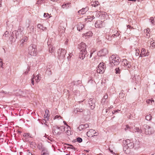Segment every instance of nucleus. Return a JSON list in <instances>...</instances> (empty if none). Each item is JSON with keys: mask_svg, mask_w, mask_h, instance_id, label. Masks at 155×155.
Wrapping results in <instances>:
<instances>
[{"mask_svg": "<svg viewBox=\"0 0 155 155\" xmlns=\"http://www.w3.org/2000/svg\"><path fill=\"white\" fill-rule=\"evenodd\" d=\"M86 36H92V35L93 33L91 31H90L86 33Z\"/></svg>", "mask_w": 155, "mask_h": 155, "instance_id": "e433bc0d", "label": "nucleus"}, {"mask_svg": "<svg viewBox=\"0 0 155 155\" xmlns=\"http://www.w3.org/2000/svg\"><path fill=\"white\" fill-rule=\"evenodd\" d=\"M127 28H129L130 29H134L133 27H132L130 25H127Z\"/></svg>", "mask_w": 155, "mask_h": 155, "instance_id": "4d7b16f0", "label": "nucleus"}, {"mask_svg": "<svg viewBox=\"0 0 155 155\" xmlns=\"http://www.w3.org/2000/svg\"><path fill=\"white\" fill-rule=\"evenodd\" d=\"M31 83L33 85H34V80H31Z\"/></svg>", "mask_w": 155, "mask_h": 155, "instance_id": "052dcab7", "label": "nucleus"}, {"mask_svg": "<svg viewBox=\"0 0 155 155\" xmlns=\"http://www.w3.org/2000/svg\"><path fill=\"white\" fill-rule=\"evenodd\" d=\"M143 31L145 34H146V36H145L146 37L149 38L150 36V29L149 28L145 29Z\"/></svg>", "mask_w": 155, "mask_h": 155, "instance_id": "6ab92c4d", "label": "nucleus"}, {"mask_svg": "<svg viewBox=\"0 0 155 155\" xmlns=\"http://www.w3.org/2000/svg\"><path fill=\"white\" fill-rule=\"evenodd\" d=\"M77 140L78 143H81L82 141V139L81 137H77Z\"/></svg>", "mask_w": 155, "mask_h": 155, "instance_id": "37998d69", "label": "nucleus"}, {"mask_svg": "<svg viewBox=\"0 0 155 155\" xmlns=\"http://www.w3.org/2000/svg\"><path fill=\"white\" fill-rule=\"evenodd\" d=\"M143 130L146 134H151L153 133V128L147 124H144L143 126Z\"/></svg>", "mask_w": 155, "mask_h": 155, "instance_id": "20e7f679", "label": "nucleus"}, {"mask_svg": "<svg viewBox=\"0 0 155 155\" xmlns=\"http://www.w3.org/2000/svg\"><path fill=\"white\" fill-rule=\"evenodd\" d=\"M108 53L107 50L105 48H104L99 51L98 53L100 56H105Z\"/></svg>", "mask_w": 155, "mask_h": 155, "instance_id": "9b49d317", "label": "nucleus"}, {"mask_svg": "<svg viewBox=\"0 0 155 155\" xmlns=\"http://www.w3.org/2000/svg\"><path fill=\"white\" fill-rule=\"evenodd\" d=\"M54 51H55V48L54 47H50L49 49V51L50 53H52L54 52Z\"/></svg>", "mask_w": 155, "mask_h": 155, "instance_id": "c85d7f7f", "label": "nucleus"}, {"mask_svg": "<svg viewBox=\"0 0 155 155\" xmlns=\"http://www.w3.org/2000/svg\"><path fill=\"white\" fill-rule=\"evenodd\" d=\"M42 152V153H41V155H49L48 152L45 150H43Z\"/></svg>", "mask_w": 155, "mask_h": 155, "instance_id": "473e14b6", "label": "nucleus"}, {"mask_svg": "<svg viewBox=\"0 0 155 155\" xmlns=\"http://www.w3.org/2000/svg\"><path fill=\"white\" fill-rule=\"evenodd\" d=\"M46 72H47V74L48 75H50L52 73L51 71L49 70L48 69H47V70Z\"/></svg>", "mask_w": 155, "mask_h": 155, "instance_id": "de8ad7c7", "label": "nucleus"}, {"mask_svg": "<svg viewBox=\"0 0 155 155\" xmlns=\"http://www.w3.org/2000/svg\"><path fill=\"white\" fill-rule=\"evenodd\" d=\"M99 4V2L98 1H95L94 2H93V3L91 5L94 7H96V6H97Z\"/></svg>", "mask_w": 155, "mask_h": 155, "instance_id": "f704fd0d", "label": "nucleus"}, {"mask_svg": "<svg viewBox=\"0 0 155 155\" xmlns=\"http://www.w3.org/2000/svg\"><path fill=\"white\" fill-rule=\"evenodd\" d=\"M123 143L124 144L126 145L125 146L126 147H127L130 149H131L134 147V143L131 140L129 139L124 140Z\"/></svg>", "mask_w": 155, "mask_h": 155, "instance_id": "39448f33", "label": "nucleus"}, {"mask_svg": "<svg viewBox=\"0 0 155 155\" xmlns=\"http://www.w3.org/2000/svg\"><path fill=\"white\" fill-rule=\"evenodd\" d=\"M31 28H32V31H33L34 30V27L33 26H32L31 27Z\"/></svg>", "mask_w": 155, "mask_h": 155, "instance_id": "338daca9", "label": "nucleus"}, {"mask_svg": "<svg viewBox=\"0 0 155 155\" xmlns=\"http://www.w3.org/2000/svg\"><path fill=\"white\" fill-rule=\"evenodd\" d=\"M28 53L31 56H35L37 54L36 45L31 44L28 47Z\"/></svg>", "mask_w": 155, "mask_h": 155, "instance_id": "f03ea898", "label": "nucleus"}, {"mask_svg": "<svg viewBox=\"0 0 155 155\" xmlns=\"http://www.w3.org/2000/svg\"><path fill=\"white\" fill-rule=\"evenodd\" d=\"M68 148L72 149H74V150H75L76 149L72 145H70Z\"/></svg>", "mask_w": 155, "mask_h": 155, "instance_id": "3c124183", "label": "nucleus"}, {"mask_svg": "<svg viewBox=\"0 0 155 155\" xmlns=\"http://www.w3.org/2000/svg\"><path fill=\"white\" fill-rule=\"evenodd\" d=\"M146 102L149 104H151L153 102L154 103V101L153 100L148 99L147 100Z\"/></svg>", "mask_w": 155, "mask_h": 155, "instance_id": "7c9ffc66", "label": "nucleus"}, {"mask_svg": "<svg viewBox=\"0 0 155 155\" xmlns=\"http://www.w3.org/2000/svg\"><path fill=\"white\" fill-rule=\"evenodd\" d=\"M135 55L136 56H139L140 54V51L139 49L138 48L136 49V50Z\"/></svg>", "mask_w": 155, "mask_h": 155, "instance_id": "a19ab883", "label": "nucleus"}, {"mask_svg": "<svg viewBox=\"0 0 155 155\" xmlns=\"http://www.w3.org/2000/svg\"><path fill=\"white\" fill-rule=\"evenodd\" d=\"M77 30L80 31L84 28V25L79 23L77 24Z\"/></svg>", "mask_w": 155, "mask_h": 155, "instance_id": "aec40b11", "label": "nucleus"}, {"mask_svg": "<svg viewBox=\"0 0 155 155\" xmlns=\"http://www.w3.org/2000/svg\"><path fill=\"white\" fill-rule=\"evenodd\" d=\"M153 42H154V41H153V40L152 39H151L148 41V44H150V45H151Z\"/></svg>", "mask_w": 155, "mask_h": 155, "instance_id": "8fccbe9b", "label": "nucleus"}, {"mask_svg": "<svg viewBox=\"0 0 155 155\" xmlns=\"http://www.w3.org/2000/svg\"><path fill=\"white\" fill-rule=\"evenodd\" d=\"M89 127V125L87 124H81L78 127V129L80 130H81L87 128Z\"/></svg>", "mask_w": 155, "mask_h": 155, "instance_id": "f3484780", "label": "nucleus"}, {"mask_svg": "<svg viewBox=\"0 0 155 155\" xmlns=\"http://www.w3.org/2000/svg\"><path fill=\"white\" fill-rule=\"evenodd\" d=\"M67 26V23L66 21H62L61 23L60 26L59 28V31L60 33H62L64 32L65 28Z\"/></svg>", "mask_w": 155, "mask_h": 155, "instance_id": "0eeeda50", "label": "nucleus"}, {"mask_svg": "<svg viewBox=\"0 0 155 155\" xmlns=\"http://www.w3.org/2000/svg\"><path fill=\"white\" fill-rule=\"evenodd\" d=\"M115 73L116 74H119L120 71V69L119 68H116L115 70Z\"/></svg>", "mask_w": 155, "mask_h": 155, "instance_id": "79ce46f5", "label": "nucleus"}, {"mask_svg": "<svg viewBox=\"0 0 155 155\" xmlns=\"http://www.w3.org/2000/svg\"><path fill=\"white\" fill-rule=\"evenodd\" d=\"M95 102L96 100L93 98H90L89 99L88 103L91 109L93 110L95 107Z\"/></svg>", "mask_w": 155, "mask_h": 155, "instance_id": "6e6552de", "label": "nucleus"}, {"mask_svg": "<svg viewBox=\"0 0 155 155\" xmlns=\"http://www.w3.org/2000/svg\"><path fill=\"white\" fill-rule=\"evenodd\" d=\"M109 150H110V152L111 153H112L114 154H115V153H114V152H113V151L112 150H110V149H109Z\"/></svg>", "mask_w": 155, "mask_h": 155, "instance_id": "680f3d73", "label": "nucleus"}, {"mask_svg": "<svg viewBox=\"0 0 155 155\" xmlns=\"http://www.w3.org/2000/svg\"><path fill=\"white\" fill-rule=\"evenodd\" d=\"M93 53V52H91V53H90V56H89V58H90L91 56H92V54Z\"/></svg>", "mask_w": 155, "mask_h": 155, "instance_id": "69168bd1", "label": "nucleus"}, {"mask_svg": "<svg viewBox=\"0 0 155 155\" xmlns=\"http://www.w3.org/2000/svg\"><path fill=\"white\" fill-rule=\"evenodd\" d=\"M23 136L24 137L25 139H24L25 141H28L27 138H31V135L29 133H25L23 135Z\"/></svg>", "mask_w": 155, "mask_h": 155, "instance_id": "412c9836", "label": "nucleus"}, {"mask_svg": "<svg viewBox=\"0 0 155 155\" xmlns=\"http://www.w3.org/2000/svg\"><path fill=\"white\" fill-rule=\"evenodd\" d=\"M30 145L31 147L34 148L36 147L37 145L35 142H31L30 143Z\"/></svg>", "mask_w": 155, "mask_h": 155, "instance_id": "cd10ccee", "label": "nucleus"}, {"mask_svg": "<svg viewBox=\"0 0 155 155\" xmlns=\"http://www.w3.org/2000/svg\"><path fill=\"white\" fill-rule=\"evenodd\" d=\"M149 53L147 52V50L144 48L142 49L140 57H143L148 56Z\"/></svg>", "mask_w": 155, "mask_h": 155, "instance_id": "f8f14e48", "label": "nucleus"}, {"mask_svg": "<svg viewBox=\"0 0 155 155\" xmlns=\"http://www.w3.org/2000/svg\"><path fill=\"white\" fill-rule=\"evenodd\" d=\"M155 46V42H153L152 44L150 45V46H151L152 47H154Z\"/></svg>", "mask_w": 155, "mask_h": 155, "instance_id": "13d9d810", "label": "nucleus"}, {"mask_svg": "<svg viewBox=\"0 0 155 155\" xmlns=\"http://www.w3.org/2000/svg\"><path fill=\"white\" fill-rule=\"evenodd\" d=\"M146 119L147 120H150L152 119V117L151 114H149L146 116Z\"/></svg>", "mask_w": 155, "mask_h": 155, "instance_id": "c756f323", "label": "nucleus"}, {"mask_svg": "<svg viewBox=\"0 0 155 155\" xmlns=\"http://www.w3.org/2000/svg\"><path fill=\"white\" fill-rule=\"evenodd\" d=\"M107 102V100L104 99V98H102L101 101V103L102 104H104Z\"/></svg>", "mask_w": 155, "mask_h": 155, "instance_id": "58836bf2", "label": "nucleus"}, {"mask_svg": "<svg viewBox=\"0 0 155 155\" xmlns=\"http://www.w3.org/2000/svg\"><path fill=\"white\" fill-rule=\"evenodd\" d=\"M105 66L103 63H100L97 68V73L102 74L105 70Z\"/></svg>", "mask_w": 155, "mask_h": 155, "instance_id": "423d86ee", "label": "nucleus"}, {"mask_svg": "<svg viewBox=\"0 0 155 155\" xmlns=\"http://www.w3.org/2000/svg\"><path fill=\"white\" fill-rule=\"evenodd\" d=\"M35 79V75H33V76H32V77L31 78V80H34Z\"/></svg>", "mask_w": 155, "mask_h": 155, "instance_id": "774afa93", "label": "nucleus"}, {"mask_svg": "<svg viewBox=\"0 0 155 155\" xmlns=\"http://www.w3.org/2000/svg\"><path fill=\"white\" fill-rule=\"evenodd\" d=\"M63 123H64V124L65 125H66L67 126H68V127H69V126H68L67 125V124H66V122H65V121H63Z\"/></svg>", "mask_w": 155, "mask_h": 155, "instance_id": "e2e57ef3", "label": "nucleus"}, {"mask_svg": "<svg viewBox=\"0 0 155 155\" xmlns=\"http://www.w3.org/2000/svg\"><path fill=\"white\" fill-rule=\"evenodd\" d=\"M118 57H116L115 55L113 54L109 58V60L110 63L112 65L114 64V65H117L119 64L120 60Z\"/></svg>", "mask_w": 155, "mask_h": 155, "instance_id": "7ed1b4c3", "label": "nucleus"}, {"mask_svg": "<svg viewBox=\"0 0 155 155\" xmlns=\"http://www.w3.org/2000/svg\"><path fill=\"white\" fill-rule=\"evenodd\" d=\"M40 78L39 76L38 75L37 76H36L35 77V81L37 82H38L40 80Z\"/></svg>", "mask_w": 155, "mask_h": 155, "instance_id": "4c0bfd02", "label": "nucleus"}, {"mask_svg": "<svg viewBox=\"0 0 155 155\" xmlns=\"http://www.w3.org/2000/svg\"><path fill=\"white\" fill-rule=\"evenodd\" d=\"M49 111L48 110H46L45 111V114L44 115V118H47L48 120L49 116L48 115Z\"/></svg>", "mask_w": 155, "mask_h": 155, "instance_id": "a878e982", "label": "nucleus"}, {"mask_svg": "<svg viewBox=\"0 0 155 155\" xmlns=\"http://www.w3.org/2000/svg\"><path fill=\"white\" fill-rule=\"evenodd\" d=\"M95 25L96 28H102L103 26L102 21L100 20L97 21L95 24Z\"/></svg>", "mask_w": 155, "mask_h": 155, "instance_id": "ddd939ff", "label": "nucleus"}, {"mask_svg": "<svg viewBox=\"0 0 155 155\" xmlns=\"http://www.w3.org/2000/svg\"><path fill=\"white\" fill-rule=\"evenodd\" d=\"M9 32L8 31H6L3 35L4 37H7L9 36Z\"/></svg>", "mask_w": 155, "mask_h": 155, "instance_id": "c9c22d12", "label": "nucleus"}, {"mask_svg": "<svg viewBox=\"0 0 155 155\" xmlns=\"http://www.w3.org/2000/svg\"><path fill=\"white\" fill-rule=\"evenodd\" d=\"M38 148L40 150H42V151L43 150H45L44 147L42 145V144L41 143H39L38 145L37 146Z\"/></svg>", "mask_w": 155, "mask_h": 155, "instance_id": "393cba45", "label": "nucleus"}, {"mask_svg": "<svg viewBox=\"0 0 155 155\" xmlns=\"http://www.w3.org/2000/svg\"><path fill=\"white\" fill-rule=\"evenodd\" d=\"M66 133L68 135H70L71 134V131L70 130L68 129L66 131Z\"/></svg>", "mask_w": 155, "mask_h": 155, "instance_id": "ea45409f", "label": "nucleus"}, {"mask_svg": "<svg viewBox=\"0 0 155 155\" xmlns=\"http://www.w3.org/2000/svg\"><path fill=\"white\" fill-rule=\"evenodd\" d=\"M150 20H151V22L152 24L154 25V18H153V17L150 18Z\"/></svg>", "mask_w": 155, "mask_h": 155, "instance_id": "a18cd8bd", "label": "nucleus"}, {"mask_svg": "<svg viewBox=\"0 0 155 155\" xmlns=\"http://www.w3.org/2000/svg\"><path fill=\"white\" fill-rule=\"evenodd\" d=\"M28 39V38L27 37H25L23 39H22L21 41V42L22 43H23L24 42L26 41H27V40Z\"/></svg>", "mask_w": 155, "mask_h": 155, "instance_id": "2f4dec72", "label": "nucleus"}, {"mask_svg": "<svg viewBox=\"0 0 155 155\" xmlns=\"http://www.w3.org/2000/svg\"><path fill=\"white\" fill-rule=\"evenodd\" d=\"M12 33V34H11V36L12 40V39L14 38L16 39L17 38L18 35V31H14Z\"/></svg>", "mask_w": 155, "mask_h": 155, "instance_id": "2eb2a0df", "label": "nucleus"}, {"mask_svg": "<svg viewBox=\"0 0 155 155\" xmlns=\"http://www.w3.org/2000/svg\"><path fill=\"white\" fill-rule=\"evenodd\" d=\"M62 131L61 128L58 127H54L53 130V133L55 135H60Z\"/></svg>", "mask_w": 155, "mask_h": 155, "instance_id": "1a4fd4ad", "label": "nucleus"}, {"mask_svg": "<svg viewBox=\"0 0 155 155\" xmlns=\"http://www.w3.org/2000/svg\"><path fill=\"white\" fill-rule=\"evenodd\" d=\"M84 110L82 108L79 109L77 108L74 109V112L75 113L78 114L79 113L82 112Z\"/></svg>", "mask_w": 155, "mask_h": 155, "instance_id": "b1692460", "label": "nucleus"}, {"mask_svg": "<svg viewBox=\"0 0 155 155\" xmlns=\"http://www.w3.org/2000/svg\"><path fill=\"white\" fill-rule=\"evenodd\" d=\"M98 133L96 132H94V133L93 134V137L97 136L98 135Z\"/></svg>", "mask_w": 155, "mask_h": 155, "instance_id": "bf43d9fd", "label": "nucleus"}, {"mask_svg": "<svg viewBox=\"0 0 155 155\" xmlns=\"http://www.w3.org/2000/svg\"><path fill=\"white\" fill-rule=\"evenodd\" d=\"M37 27L40 30H41L43 31L46 30V27H44L43 25L41 24H38Z\"/></svg>", "mask_w": 155, "mask_h": 155, "instance_id": "4be33fe9", "label": "nucleus"}, {"mask_svg": "<svg viewBox=\"0 0 155 155\" xmlns=\"http://www.w3.org/2000/svg\"><path fill=\"white\" fill-rule=\"evenodd\" d=\"M2 0H0V7L2 6Z\"/></svg>", "mask_w": 155, "mask_h": 155, "instance_id": "0e129e2a", "label": "nucleus"}, {"mask_svg": "<svg viewBox=\"0 0 155 155\" xmlns=\"http://www.w3.org/2000/svg\"><path fill=\"white\" fill-rule=\"evenodd\" d=\"M59 117H60V118H61V117L60 115H56L54 117V120L58 118Z\"/></svg>", "mask_w": 155, "mask_h": 155, "instance_id": "603ef678", "label": "nucleus"}, {"mask_svg": "<svg viewBox=\"0 0 155 155\" xmlns=\"http://www.w3.org/2000/svg\"><path fill=\"white\" fill-rule=\"evenodd\" d=\"M135 132H140V133H141V130H140L139 128L136 127L135 128Z\"/></svg>", "mask_w": 155, "mask_h": 155, "instance_id": "c03bdc74", "label": "nucleus"}, {"mask_svg": "<svg viewBox=\"0 0 155 155\" xmlns=\"http://www.w3.org/2000/svg\"><path fill=\"white\" fill-rule=\"evenodd\" d=\"M120 111V110H114L112 112V113L113 114H114L115 112H118L119 111Z\"/></svg>", "mask_w": 155, "mask_h": 155, "instance_id": "5fc2aeb1", "label": "nucleus"}, {"mask_svg": "<svg viewBox=\"0 0 155 155\" xmlns=\"http://www.w3.org/2000/svg\"><path fill=\"white\" fill-rule=\"evenodd\" d=\"M69 5V4L68 3H65L62 5V7L63 8H67L68 7Z\"/></svg>", "mask_w": 155, "mask_h": 155, "instance_id": "72a5a7b5", "label": "nucleus"}, {"mask_svg": "<svg viewBox=\"0 0 155 155\" xmlns=\"http://www.w3.org/2000/svg\"><path fill=\"white\" fill-rule=\"evenodd\" d=\"M44 17L47 18H48L50 17H49V15L48 13H45L44 15Z\"/></svg>", "mask_w": 155, "mask_h": 155, "instance_id": "49530a36", "label": "nucleus"}, {"mask_svg": "<svg viewBox=\"0 0 155 155\" xmlns=\"http://www.w3.org/2000/svg\"><path fill=\"white\" fill-rule=\"evenodd\" d=\"M78 48L79 49L81 50L79 53V58L83 60L85 58L86 54V45L85 43L82 42L79 45Z\"/></svg>", "mask_w": 155, "mask_h": 155, "instance_id": "f257e3e1", "label": "nucleus"}, {"mask_svg": "<svg viewBox=\"0 0 155 155\" xmlns=\"http://www.w3.org/2000/svg\"><path fill=\"white\" fill-rule=\"evenodd\" d=\"M94 131H95V130L92 129H90L87 132L86 134L87 136L88 137H93V134Z\"/></svg>", "mask_w": 155, "mask_h": 155, "instance_id": "a211bd4d", "label": "nucleus"}, {"mask_svg": "<svg viewBox=\"0 0 155 155\" xmlns=\"http://www.w3.org/2000/svg\"><path fill=\"white\" fill-rule=\"evenodd\" d=\"M122 62L124 65L127 67V68H130L131 66L130 62L127 61L126 59H123Z\"/></svg>", "mask_w": 155, "mask_h": 155, "instance_id": "dca6fc26", "label": "nucleus"}, {"mask_svg": "<svg viewBox=\"0 0 155 155\" xmlns=\"http://www.w3.org/2000/svg\"><path fill=\"white\" fill-rule=\"evenodd\" d=\"M58 52L59 56L63 58L65 57L66 51L64 49L61 48L58 49Z\"/></svg>", "mask_w": 155, "mask_h": 155, "instance_id": "9d476101", "label": "nucleus"}, {"mask_svg": "<svg viewBox=\"0 0 155 155\" xmlns=\"http://www.w3.org/2000/svg\"><path fill=\"white\" fill-rule=\"evenodd\" d=\"M95 18V17L93 15L88 16H87V18L85 19V21H91L93 19Z\"/></svg>", "mask_w": 155, "mask_h": 155, "instance_id": "5701e85b", "label": "nucleus"}, {"mask_svg": "<svg viewBox=\"0 0 155 155\" xmlns=\"http://www.w3.org/2000/svg\"><path fill=\"white\" fill-rule=\"evenodd\" d=\"M104 99H107L108 98V95L107 94H106L104 95L103 97V98Z\"/></svg>", "mask_w": 155, "mask_h": 155, "instance_id": "864d4df0", "label": "nucleus"}, {"mask_svg": "<svg viewBox=\"0 0 155 155\" xmlns=\"http://www.w3.org/2000/svg\"><path fill=\"white\" fill-rule=\"evenodd\" d=\"M137 79L136 78H135L136 80H135V83L137 84L138 83L139 81V80L140 79V77H139L138 76H137Z\"/></svg>", "mask_w": 155, "mask_h": 155, "instance_id": "09e8293b", "label": "nucleus"}, {"mask_svg": "<svg viewBox=\"0 0 155 155\" xmlns=\"http://www.w3.org/2000/svg\"><path fill=\"white\" fill-rule=\"evenodd\" d=\"M88 10V8L87 7L85 8H83L78 12L79 14H84Z\"/></svg>", "mask_w": 155, "mask_h": 155, "instance_id": "4468645a", "label": "nucleus"}, {"mask_svg": "<svg viewBox=\"0 0 155 155\" xmlns=\"http://www.w3.org/2000/svg\"><path fill=\"white\" fill-rule=\"evenodd\" d=\"M132 127L129 126L128 125H126V127L124 128V130L126 131H131V130Z\"/></svg>", "mask_w": 155, "mask_h": 155, "instance_id": "bb28decb", "label": "nucleus"}, {"mask_svg": "<svg viewBox=\"0 0 155 155\" xmlns=\"http://www.w3.org/2000/svg\"><path fill=\"white\" fill-rule=\"evenodd\" d=\"M43 1L42 0H39L38 1V3L41 4V3H43Z\"/></svg>", "mask_w": 155, "mask_h": 155, "instance_id": "6e6d98bb", "label": "nucleus"}]
</instances>
